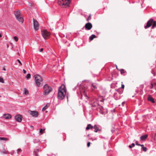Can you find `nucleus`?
I'll use <instances>...</instances> for the list:
<instances>
[{
  "label": "nucleus",
  "mask_w": 156,
  "mask_h": 156,
  "mask_svg": "<svg viewBox=\"0 0 156 156\" xmlns=\"http://www.w3.org/2000/svg\"><path fill=\"white\" fill-rule=\"evenodd\" d=\"M66 88L65 86L64 85H62L59 87L58 97L59 99L62 100L64 98L66 94Z\"/></svg>",
  "instance_id": "obj_1"
},
{
  "label": "nucleus",
  "mask_w": 156,
  "mask_h": 156,
  "mask_svg": "<svg viewBox=\"0 0 156 156\" xmlns=\"http://www.w3.org/2000/svg\"><path fill=\"white\" fill-rule=\"evenodd\" d=\"M52 88L48 84H45L43 87V94L47 95L52 91Z\"/></svg>",
  "instance_id": "obj_2"
},
{
  "label": "nucleus",
  "mask_w": 156,
  "mask_h": 156,
  "mask_svg": "<svg viewBox=\"0 0 156 156\" xmlns=\"http://www.w3.org/2000/svg\"><path fill=\"white\" fill-rule=\"evenodd\" d=\"M34 78L37 86L39 87H41L42 85L41 82L43 81V80L41 76L38 74H35L34 76Z\"/></svg>",
  "instance_id": "obj_3"
},
{
  "label": "nucleus",
  "mask_w": 156,
  "mask_h": 156,
  "mask_svg": "<svg viewBox=\"0 0 156 156\" xmlns=\"http://www.w3.org/2000/svg\"><path fill=\"white\" fill-rule=\"evenodd\" d=\"M70 0H58V3L63 8H66L69 6L70 4Z\"/></svg>",
  "instance_id": "obj_4"
},
{
  "label": "nucleus",
  "mask_w": 156,
  "mask_h": 156,
  "mask_svg": "<svg viewBox=\"0 0 156 156\" xmlns=\"http://www.w3.org/2000/svg\"><path fill=\"white\" fill-rule=\"evenodd\" d=\"M90 104L92 107H96L97 110L98 109V108H99V106H101L99 105L98 101H95L94 100L93 101H90Z\"/></svg>",
  "instance_id": "obj_5"
},
{
  "label": "nucleus",
  "mask_w": 156,
  "mask_h": 156,
  "mask_svg": "<svg viewBox=\"0 0 156 156\" xmlns=\"http://www.w3.org/2000/svg\"><path fill=\"white\" fill-rule=\"evenodd\" d=\"M41 33L42 36L45 39L48 38L50 35V33L45 30L41 31Z\"/></svg>",
  "instance_id": "obj_6"
},
{
  "label": "nucleus",
  "mask_w": 156,
  "mask_h": 156,
  "mask_svg": "<svg viewBox=\"0 0 156 156\" xmlns=\"http://www.w3.org/2000/svg\"><path fill=\"white\" fill-rule=\"evenodd\" d=\"M153 22V20L152 19H151L147 22V25L144 27L145 29H147L151 25Z\"/></svg>",
  "instance_id": "obj_7"
},
{
  "label": "nucleus",
  "mask_w": 156,
  "mask_h": 156,
  "mask_svg": "<svg viewBox=\"0 0 156 156\" xmlns=\"http://www.w3.org/2000/svg\"><path fill=\"white\" fill-rule=\"evenodd\" d=\"M34 25L35 30H37L39 29V24L38 22L34 19H33Z\"/></svg>",
  "instance_id": "obj_8"
},
{
  "label": "nucleus",
  "mask_w": 156,
  "mask_h": 156,
  "mask_svg": "<svg viewBox=\"0 0 156 156\" xmlns=\"http://www.w3.org/2000/svg\"><path fill=\"white\" fill-rule=\"evenodd\" d=\"M29 113L34 117H37L38 115V112L36 111H29Z\"/></svg>",
  "instance_id": "obj_9"
},
{
  "label": "nucleus",
  "mask_w": 156,
  "mask_h": 156,
  "mask_svg": "<svg viewBox=\"0 0 156 156\" xmlns=\"http://www.w3.org/2000/svg\"><path fill=\"white\" fill-rule=\"evenodd\" d=\"M15 119L19 122H21L22 120V116L20 115H17L15 116Z\"/></svg>",
  "instance_id": "obj_10"
},
{
  "label": "nucleus",
  "mask_w": 156,
  "mask_h": 156,
  "mask_svg": "<svg viewBox=\"0 0 156 156\" xmlns=\"http://www.w3.org/2000/svg\"><path fill=\"white\" fill-rule=\"evenodd\" d=\"M84 27L87 30H89L92 28V25L91 23L89 22L85 25Z\"/></svg>",
  "instance_id": "obj_11"
},
{
  "label": "nucleus",
  "mask_w": 156,
  "mask_h": 156,
  "mask_svg": "<svg viewBox=\"0 0 156 156\" xmlns=\"http://www.w3.org/2000/svg\"><path fill=\"white\" fill-rule=\"evenodd\" d=\"M82 87L81 86V87H80L79 86H78V85L76 86V87L74 88L73 89V90H76V89H77V94H78V89H80V90H79L80 91V93L81 94L82 92H85V90H83V89L82 90H81V88H82Z\"/></svg>",
  "instance_id": "obj_12"
},
{
  "label": "nucleus",
  "mask_w": 156,
  "mask_h": 156,
  "mask_svg": "<svg viewBox=\"0 0 156 156\" xmlns=\"http://www.w3.org/2000/svg\"><path fill=\"white\" fill-rule=\"evenodd\" d=\"M103 108L102 106H99V108H98L97 110L99 111L100 113L102 114H104L105 113L103 111Z\"/></svg>",
  "instance_id": "obj_13"
},
{
  "label": "nucleus",
  "mask_w": 156,
  "mask_h": 156,
  "mask_svg": "<svg viewBox=\"0 0 156 156\" xmlns=\"http://www.w3.org/2000/svg\"><path fill=\"white\" fill-rule=\"evenodd\" d=\"M113 96L116 100H119L120 98V95L118 94L117 93H114Z\"/></svg>",
  "instance_id": "obj_14"
},
{
  "label": "nucleus",
  "mask_w": 156,
  "mask_h": 156,
  "mask_svg": "<svg viewBox=\"0 0 156 156\" xmlns=\"http://www.w3.org/2000/svg\"><path fill=\"white\" fill-rule=\"evenodd\" d=\"M148 136L147 134H145L144 135L141 136L140 137V139L141 140H145Z\"/></svg>",
  "instance_id": "obj_15"
},
{
  "label": "nucleus",
  "mask_w": 156,
  "mask_h": 156,
  "mask_svg": "<svg viewBox=\"0 0 156 156\" xmlns=\"http://www.w3.org/2000/svg\"><path fill=\"white\" fill-rule=\"evenodd\" d=\"M3 116L4 118L6 119H9L11 118V115L8 114H4Z\"/></svg>",
  "instance_id": "obj_16"
},
{
  "label": "nucleus",
  "mask_w": 156,
  "mask_h": 156,
  "mask_svg": "<svg viewBox=\"0 0 156 156\" xmlns=\"http://www.w3.org/2000/svg\"><path fill=\"white\" fill-rule=\"evenodd\" d=\"M94 131L95 132H97L98 131H101V129H99V127L96 125H95L94 126Z\"/></svg>",
  "instance_id": "obj_17"
},
{
  "label": "nucleus",
  "mask_w": 156,
  "mask_h": 156,
  "mask_svg": "<svg viewBox=\"0 0 156 156\" xmlns=\"http://www.w3.org/2000/svg\"><path fill=\"white\" fill-rule=\"evenodd\" d=\"M147 100L148 101H151L152 103H155V101L154 100V98L152 97H151L150 95H149L148 96V97L147 98Z\"/></svg>",
  "instance_id": "obj_18"
},
{
  "label": "nucleus",
  "mask_w": 156,
  "mask_h": 156,
  "mask_svg": "<svg viewBox=\"0 0 156 156\" xmlns=\"http://www.w3.org/2000/svg\"><path fill=\"white\" fill-rule=\"evenodd\" d=\"M15 15L16 17H18L21 16V12L20 11H17L15 12Z\"/></svg>",
  "instance_id": "obj_19"
},
{
  "label": "nucleus",
  "mask_w": 156,
  "mask_h": 156,
  "mask_svg": "<svg viewBox=\"0 0 156 156\" xmlns=\"http://www.w3.org/2000/svg\"><path fill=\"white\" fill-rule=\"evenodd\" d=\"M16 19L20 22L23 23L24 21V19L22 17V16H18V17H16Z\"/></svg>",
  "instance_id": "obj_20"
},
{
  "label": "nucleus",
  "mask_w": 156,
  "mask_h": 156,
  "mask_svg": "<svg viewBox=\"0 0 156 156\" xmlns=\"http://www.w3.org/2000/svg\"><path fill=\"white\" fill-rule=\"evenodd\" d=\"M94 129V126H92L90 124H89L87 125L86 128L87 130H89V129H91L93 130Z\"/></svg>",
  "instance_id": "obj_21"
},
{
  "label": "nucleus",
  "mask_w": 156,
  "mask_h": 156,
  "mask_svg": "<svg viewBox=\"0 0 156 156\" xmlns=\"http://www.w3.org/2000/svg\"><path fill=\"white\" fill-rule=\"evenodd\" d=\"M39 151V149H34L33 152L34 155L35 156H38V154L37 153Z\"/></svg>",
  "instance_id": "obj_22"
},
{
  "label": "nucleus",
  "mask_w": 156,
  "mask_h": 156,
  "mask_svg": "<svg viewBox=\"0 0 156 156\" xmlns=\"http://www.w3.org/2000/svg\"><path fill=\"white\" fill-rule=\"evenodd\" d=\"M147 87H148L150 89H152L154 87V84H153L152 83H150L149 85L147 86Z\"/></svg>",
  "instance_id": "obj_23"
},
{
  "label": "nucleus",
  "mask_w": 156,
  "mask_h": 156,
  "mask_svg": "<svg viewBox=\"0 0 156 156\" xmlns=\"http://www.w3.org/2000/svg\"><path fill=\"white\" fill-rule=\"evenodd\" d=\"M115 90L117 91V92L119 93V94L120 95L122 94L123 91L122 90H120V88H119L117 90Z\"/></svg>",
  "instance_id": "obj_24"
},
{
  "label": "nucleus",
  "mask_w": 156,
  "mask_h": 156,
  "mask_svg": "<svg viewBox=\"0 0 156 156\" xmlns=\"http://www.w3.org/2000/svg\"><path fill=\"white\" fill-rule=\"evenodd\" d=\"M96 37V36L94 34H92L91 36H90L89 37V39L90 41L92 40L94 38H95Z\"/></svg>",
  "instance_id": "obj_25"
},
{
  "label": "nucleus",
  "mask_w": 156,
  "mask_h": 156,
  "mask_svg": "<svg viewBox=\"0 0 156 156\" xmlns=\"http://www.w3.org/2000/svg\"><path fill=\"white\" fill-rule=\"evenodd\" d=\"M151 73L153 74L154 76H155L156 75V70L154 69H152L151 71Z\"/></svg>",
  "instance_id": "obj_26"
},
{
  "label": "nucleus",
  "mask_w": 156,
  "mask_h": 156,
  "mask_svg": "<svg viewBox=\"0 0 156 156\" xmlns=\"http://www.w3.org/2000/svg\"><path fill=\"white\" fill-rule=\"evenodd\" d=\"M92 86L94 88V89H97V86L96 83H93L92 84Z\"/></svg>",
  "instance_id": "obj_27"
},
{
  "label": "nucleus",
  "mask_w": 156,
  "mask_h": 156,
  "mask_svg": "<svg viewBox=\"0 0 156 156\" xmlns=\"http://www.w3.org/2000/svg\"><path fill=\"white\" fill-rule=\"evenodd\" d=\"M153 23L152 24V29H154L156 27V21H154L153 22Z\"/></svg>",
  "instance_id": "obj_28"
},
{
  "label": "nucleus",
  "mask_w": 156,
  "mask_h": 156,
  "mask_svg": "<svg viewBox=\"0 0 156 156\" xmlns=\"http://www.w3.org/2000/svg\"><path fill=\"white\" fill-rule=\"evenodd\" d=\"M8 139L6 138H4L2 137H0V140H5L7 141L8 140Z\"/></svg>",
  "instance_id": "obj_29"
},
{
  "label": "nucleus",
  "mask_w": 156,
  "mask_h": 156,
  "mask_svg": "<svg viewBox=\"0 0 156 156\" xmlns=\"http://www.w3.org/2000/svg\"><path fill=\"white\" fill-rule=\"evenodd\" d=\"M31 75L30 73H28L27 75L26 76V78L27 79H29L30 78Z\"/></svg>",
  "instance_id": "obj_30"
},
{
  "label": "nucleus",
  "mask_w": 156,
  "mask_h": 156,
  "mask_svg": "<svg viewBox=\"0 0 156 156\" xmlns=\"http://www.w3.org/2000/svg\"><path fill=\"white\" fill-rule=\"evenodd\" d=\"M0 82L2 83H4V81L3 78L1 76H0Z\"/></svg>",
  "instance_id": "obj_31"
},
{
  "label": "nucleus",
  "mask_w": 156,
  "mask_h": 156,
  "mask_svg": "<svg viewBox=\"0 0 156 156\" xmlns=\"http://www.w3.org/2000/svg\"><path fill=\"white\" fill-rule=\"evenodd\" d=\"M24 93L25 94L27 95L29 94V92H28V90L26 89H24Z\"/></svg>",
  "instance_id": "obj_32"
},
{
  "label": "nucleus",
  "mask_w": 156,
  "mask_h": 156,
  "mask_svg": "<svg viewBox=\"0 0 156 156\" xmlns=\"http://www.w3.org/2000/svg\"><path fill=\"white\" fill-rule=\"evenodd\" d=\"M48 108V107H47V105H46L45 106H44L42 109V111H44L46 109Z\"/></svg>",
  "instance_id": "obj_33"
},
{
  "label": "nucleus",
  "mask_w": 156,
  "mask_h": 156,
  "mask_svg": "<svg viewBox=\"0 0 156 156\" xmlns=\"http://www.w3.org/2000/svg\"><path fill=\"white\" fill-rule=\"evenodd\" d=\"M121 72V74H122L124 73V70L123 69H121L119 70Z\"/></svg>",
  "instance_id": "obj_34"
},
{
  "label": "nucleus",
  "mask_w": 156,
  "mask_h": 156,
  "mask_svg": "<svg viewBox=\"0 0 156 156\" xmlns=\"http://www.w3.org/2000/svg\"><path fill=\"white\" fill-rule=\"evenodd\" d=\"M14 39L16 41H17L18 40V38L17 37L15 36L14 37Z\"/></svg>",
  "instance_id": "obj_35"
},
{
  "label": "nucleus",
  "mask_w": 156,
  "mask_h": 156,
  "mask_svg": "<svg viewBox=\"0 0 156 156\" xmlns=\"http://www.w3.org/2000/svg\"><path fill=\"white\" fill-rule=\"evenodd\" d=\"M143 151H147V147H143V148H142Z\"/></svg>",
  "instance_id": "obj_36"
},
{
  "label": "nucleus",
  "mask_w": 156,
  "mask_h": 156,
  "mask_svg": "<svg viewBox=\"0 0 156 156\" xmlns=\"http://www.w3.org/2000/svg\"><path fill=\"white\" fill-rule=\"evenodd\" d=\"M17 154H18L19 152H21L22 151V150L20 148H19L17 150Z\"/></svg>",
  "instance_id": "obj_37"
},
{
  "label": "nucleus",
  "mask_w": 156,
  "mask_h": 156,
  "mask_svg": "<svg viewBox=\"0 0 156 156\" xmlns=\"http://www.w3.org/2000/svg\"><path fill=\"white\" fill-rule=\"evenodd\" d=\"M39 142V140H33V142L34 143H37L38 142Z\"/></svg>",
  "instance_id": "obj_38"
},
{
  "label": "nucleus",
  "mask_w": 156,
  "mask_h": 156,
  "mask_svg": "<svg viewBox=\"0 0 156 156\" xmlns=\"http://www.w3.org/2000/svg\"><path fill=\"white\" fill-rule=\"evenodd\" d=\"M91 19V16H90V15L89 16V17H88V18L87 19V21H89V20H90Z\"/></svg>",
  "instance_id": "obj_39"
},
{
  "label": "nucleus",
  "mask_w": 156,
  "mask_h": 156,
  "mask_svg": "<svg viewBox=\"0 0 156 156\" xmlns=\"http://www.w3.org/2000/svg\"><path fill=\"white\" fill-rule=\"evenodd\" d=\"M17 61L21 65H22V63L19 59H17Z\"/></svg>",
  "instance_id": "obj_40"
},
{
  "label": "nucleus",
  "mask_w": 156,
  "mask_h": 156,
  "mask_svg": "<svg viewBox=\"0 0 156 156\" xmlns=\"http://www.w3.org/2000/svg\"><path fill=\"white\" fill-rule=\"evenodd\" d=\"M44 131V129H40V130L39 132L40 133H42Z\"/></svg>",
  "instance_id": "obj_41"
},
{
  "label": "nucleus",
  "mask_w": 156,
  "mask_h": 156,
  "mask_svg": "<svg viewBox=\"0 0 156 156\" xmlns=\"http://www.w3.org/2000/svg\"><path fill=\"white\" fill-rule=\"evenodd\" d=\"M90 143L89 142H88L87 143V146L88 147H90Z\"/></svg>",
  "instance_id": "obj_42"
},
{
  "label": "nucleus",
  "mask_w": 156,
  "mask_h": 156,
  "mask_svg": "<svg viewBox=\"0 0 156 156\" xmlns=\"http://www.w3.org/2000/svg\"><path fill=\"white\" fill-rule=\"evenodd\" d=\"M136 144L137 145H138V146H140V145H141V144H139L138 143V142L137 141H136Z\"/></svg>",
  "instance_id": "obj_43"
},
{
  "label": "nucleus",
  "mask_w": 156,
  "mask_h": 156,
  "mask_svg": "<svg viewBox=\"0 0 156 156\" xmlns=\"http://www.w3.org/2000/svg\"><path fill=\"white\" fill-rule=\"evenodd\" d=\"M124 84H122L121 88H122V89H124ZM120 88L121 89V88Z\"/></svg>",
  "instance_id": "obj_44"
},
{
  "label": "nucleus",
  "mask_w": 156,
  "mask_h": 156,
  "mask_svg": "<svg viewBox=\"0 0 156 156\" xmlns=\"http://www.w3.org/2000/svg\"><path fill=\"white\" fill-rule=\"evenodd\" d=\"M30 127L31 129L33 130L34 129V126H30Z\"/></svg>",
  "instance_id": "obj_45"
},
{
  "label": "nucleus",
  "mask_w": 156,
  "mask_h": 156,
  "mask_svg": "<svg viewBox=\"0 0 156 156\" xmlns=\"http://www.w3.org/2000/svg\"><path fill=\"white\" fill-rule=\"evenodd\" d=\"M125 104V102L124 101L122 103V106H124Z\"/></svg>",
  "instance_id": "obj_46"
},
{
  "label": "nucleus",
  "mask_w": 156,
  "mask_h": 156,
  "mask_svg": "<svg viewBox=\"0 0 156 156\" xmlns=\"http://www.w3.org/2000/svg\"><path fill=\"white\" fill-rule=\"evenodd\" d=\"M131 145L132 146V147H134L135 145L134 143H133Z\"/></svg>",
  "instance_id": "obj_47"
},
{
  "label": "nucleus",
  "mask_w": 156,
  "mask_h": 156,
  "mask_svg": "<svg viewBox=\"0 0 156 156\" xmlns=\"http://www.w3.org/2000/svg\"><path fill=\"white\" fill-rule=\"evenodd\" d=\"M23 73L24 74H25L26 73V71L25 70V69H23Z\"/></svg>",
  "instance_id": "obj_48"
},
{
  "label": "nucleus",
  "mask_w": 156,
  "mask_h": 156,
  "mask_svg": "<svg viewBox=\"0 0 156 156\" xmlns=\"http://www.w3.org/2000/svg\"><path fill=\"white\" fill-rule=\"evenodd\" d=\"M43 51V48H41L40 50V51L41 52H42Z\"/></svg>",
  "instance_id": "obj_49"
},
{
  "label": "nucleus",
  "mask_w": 156,
  "mask_h": 156,
  "mask_svg": "<svg viewBox=\"0 0 156 156\" xmlns=\"http://www.w3.org/2000/svg\"><path fill=\"white\" fill-rule=\"evenodd\" d=\"M153 84H154V88L155 89V86H156V83H153Z\"/></svg>",
  "instance_id": "obj_50"
},
{
  "label": "nucleus",
  "mask_w": 156,
  "mask_h": 156,
  "mask_svg": "<svg viewBox=\"0 0 156 156\" xmlns=\"http://www.w3.org/2000/svg\"><path fill=\"white\" fill-rule=\"evenodd\" d=\"M139 146H141L142 147V148H143V147H144V145L143 144H141V145H140Z\"/></svg>",
  "instance_id": "obj_51"
},
{
  "label": "nucleus",
  "mask_w": 156,
  "mask_h": 156,
  "mask_svg": "<svg viewBox=\"0 0 156 156\" xmlns=\"http://www.w3.org/2000/svg\"><path fill=\"white\" fill-rule=\"evenodd\" d=\"M129 148H131L132 147V146L131 145H129Z\"/></svg>",
  "instance_id": "obj_52"
},
{
  "label": "nucleus",
  "mask_w": 156,
  "mask_h": 156,
  "mask_svg": "<svg viewBox=\"0 0 156 156\" xmlns=\"http://www.w3.org/2000/svg\"><path fill=\"white\" fill-rule=\"evenodd\" d=\"M3 70H4V71H5L6 70V69H5V67H4L3 68Z\"/></svg>",
  "instance_id": "obj_53"
},
{
  "label": "nucleus",
  "mask_w": 156,
  "mask_h": 156,
  "mask_svg": "<svg viewBox=\"0 0 156 156\" xmlns=\"http://www.w3.org/2000/svg\"><path fill=\"white\" fill-rule=\"evenodd\" d=\"M150 91H151V93H153L154 92L153 91V90H151Z\"/></svg>",
  "instance_id": "obj_54"
},
{
  "label": "nucleus",
  "mask_w": 156,
  "mask_h": 156,
  "mask_svg": "<svg viewBox=\"0 0 156 156\" xmlns=\"http://www.w3.org/2000/svg\"><path fill=\"white\" fill-rule=\"evenodd\" d=\"M91 139H92V140H96V138H94V139H93L92 138H91Z\"/></svg>",
  "instance_id": "obj_55"
},
{
  "label": "nucleus",
  "mask_w": 156,
  "mask_h": 156,
  "mask_svg": "<svg viewBox=\"0 0 156 156\" xmlns=\"http://www.w3.org/2000/svg\"><path fill=\"white\" fill-rule=\"evenodd\" d=\"M66 97H67V99H68V95H67V96H66Z\"/></svg>",
  "instance_id": "obj_56"
},
{
  "label": "nucleus",
  "mask_w": 156,
  "mask_h": 156,
  "mask_svg": "<svg viewBox=\"0 0 156 156\" xmlns=\"http://www.w3.org/2000/svg\"><path fill=\"white\" fill-rule=\"evenodd\" d=\"M135 95V94L132 97H134Z\"/></svg>",
  "instance_id": "obj_57"
},
{
  "label": "nucleus",
  "mask_w": 156,
  "mask_h": 156,
  "mask_svg": "<svg viewBox=\"0 0 156 156\" xmlns=\"http://www.w3.org/2000/svg\"><path fill=\"white\" fill-rule=\"evenodd\" d=\"M47 155L48 156H51L50 155H49L48 154H47Z\"/></svg>",
  "instance_id": "obj_58"
},
{
  "label": "nucleus",
  "mask_w": 156,
  "mask_h": 156,
  "mask_svg": "<svg viewBox=\"0 0 156 156\" xmlns=\"http://www.w3.org/2000/svg\"><path fill=\"white\" fill-rule=\"evenodd\" d=\"M116 69H118L117 67V66H116Z\"/></svg>",
  "instance_id": "obj_59"
},
{
  "label": "nucleus",
  "mask_w": 156,
  "mask_h": 156,
  "mask_svg": "<svg viewBox=\"0 0 156 156\" xmlns=\"http://www.w3.org/2000/svg\"><path fill=\"white\" fill-rule=\"evenodd\" d=\"M101 101L102 102L103 101V100H101Z\"/></svg>",
  "instance_id": "obj_60"
},
{
  "label": "nucleus",
  "mask_w": 156,
  "mask_h": 156,
  "mask_svg": "<svg viewBox=\"0 0 156 156\" xmlns=\"http://www.w3.org/2000/svg\"><path fill=\"white\" fill-rule=\"evenodd\" d=\"M1 37V34H0V37Z\"/></svg>",
  "instance_id": "obj_61"
},
{
  "label": "nucleus",
  "mask_w": 156,
  "mask_h": 156,
  "mask_svg": "<svg viewBox=\"0 0 156 156\" xmlns=\"http://www.w3.org/2000/svg\"><path fill=\"white\" fill-rule=\"evenodd\" d=\"M84 29V27L82 28V29Z\"/></svg>",
  "instance_id": "obj_62"
},
{
  "label": "nucleus",
  "mask_w": 156,
  "mask_h": 156,
  "mask_svg": "<svg viewBox=\"0 0 156 156\" xmlns=\"http://www.w3.org/2000/svg\"><path fill=\"white\" fill-rule=\"evenodd\" d=\"M1 97V96L0 95V98Z\"/></svg>",
  "instance_id": "obj_63"
}]
</instances>
